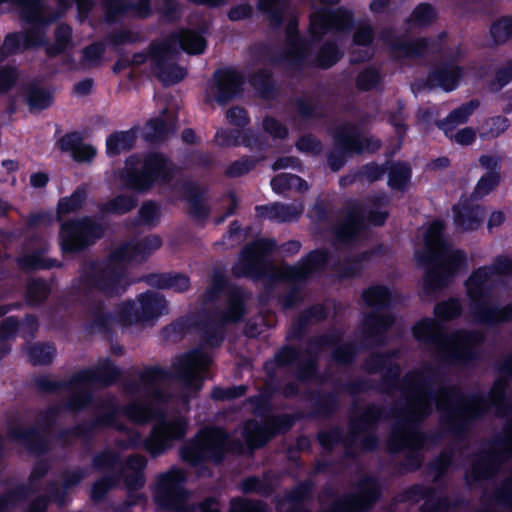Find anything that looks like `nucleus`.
<instances>
[{
	"instance_id": "nucleus-24",
	"label": "nucleus",
	"mask_w": 512,
	"mask_h": 512,
	"mask_svg": "<svg viewBox=\"0 0 512 512\" xmlns=\"http://www.w3.org/2000/svg\"><path fill=\"white\" fill-rule=\"evenodd\" d=\"M61 410V406H51L39 415L38 428L25 429L19 425L14 426L10 428L9 436L31 453L42 454L47 449V440L44 433L50 430Z\"/></svg>"
},
{
	"instance_id": "nucleus-14",
	"label": "nucleus",
	"mask_w": 512,
	"mask_h": 512,
	"mask_svg": "<svg viewBox=\"0 0 512 512\" xmlns=\"http://www.w3.org/2000/svg\"><path fill=\"white\" fill-rule=\"evenodd\" d=\"M365 305L371 309L363 320V334L367 342L379 345L385 341V333L394 322V317L382 313L395 300L393 292L385 285H372L362 292Z\"/></svg>"
},
{
	"instance_id": "nucleus-13",
	"label": "nucleus",
	"mask_w": 512,
	"mask_h": 512,
	"mask_svg": "<svg viewBox=\"0 0 512 512\" xmlns=\"http://www.w3.org/2000/svg\"><path fill=\"white\" fill-rule=\"evenodd\" d=\"M388 197L377 194L365 200L364 204H351L334 226L335 244H347L355 241L366 227V221L379 226L387 216Z\"/></svg>"
},
{
	"instance_id": "nucleus-63",
	"label": "nucleus",
	"mask_w": 512,
	"mask_h": 512,
	"mask_svg": "<svg viewBox=\"0 0 512 512\" xmlns=\"http://www.w3.org/2000/svg\"><path fill=\"white\" fill-rule=\"evenodd\" d=\"M21 51H24L21 32L8 33L0 47V61Z\"/></svg>"
},
{
	"instance_id": "nucleus-29",
	"label": "nucleus",
	"mask_w": 512,
	"mask_h": 512,
	"mask_svg": "<svg viewBox=\"0 0 512 512\" xmlns=\"http://www.w3.org/2000/svg\"><path fill=\"white\" fill-rule=\"evenodd\" d=\"M49 464L46 461H39L33 468L30 476L28 487L20 486L0 497V512H6L17 502L27 498L28 491L36 492L40 488L41 479L47 474Z\"/></svg>"
},
{
	"instance_id": "nucleus-32",
	"label": "nucleus",
	"mask_w": 512,
	"mask_h": 512,
	"mask_svg": "<svg viewBox=\"0 0 512 512\" xmlns=\"http://www.w3.org/2000/svg\"><path fill=\"white\" fill-rule=\"evenodd\" d=\"M147 466V459L140 454L130 455L124 466L122 467V474L124 483L129 491H137L145 485L144 470Z\"/></svg>"
},
{
	"instance_id": "nucleus-55",
	"label": "nucleus",
	"mask_w": 512,
	"mask_h": 512,
	"mask_svg": "<svg viewBox=\"0 0 512 512\" xmlns=\"http://www.w3.org/2000/svg\"><path fill=\"white\" fill-rule=\"evenodd\" d=\"M87 197L86 190L78 187L71 196L59 200L58 214H69L78 211Z\"/></svg>"
},
{
	"instance_id": "nucleus-17",
	"label": "nucleus",
	"mask_w": 512,
	"mask_h": 512,
	"mask_svg": "<svg viewBox=\"0 0 512 512\" xmlns=\"http://www.w3.org/2000/svg\"><path fill=\"white\" fill-rule=\"evenodd\" d=\"M334 149L328 154V165L334 172L346 163L347 154L373 153L381 147V142L368 137L359 130H336L333 136Z\"/></svg>"
},
{
	"instance_id": "nucleus-18",
	"label": "nucleus",
	"mask_w": 512,
	"mask_h": 512,
	"mask_svg": "<svg viewBox=\"0 0 512 512\" xmlns=\"http://www.w3.org/2000/svg\"><path fill=\"white\" fill-rule=\"evenodd\" d=\"M104 228L91 217L63 222L59 241L64 253L79 252L94 244L102 237Z\"/></svg>"
},
{
	"instance_id": "nucleus-12",
	"label": "nucleus",
	"mask_w": 512,
	"mask_h": 512,
	"mask_svg": "<svg viewBox=\"0 0 512 512\" xmlns=\"http://www.w3.org/2000/svg\"><path fill=\"white\" fill-rule=\"evenodd\" d=\"M174 173L175 166L162 154H133L125 161L121 179L126 187L143 193L157 182L169 183Z\"/></svg>"
},
{
	"instance_id": "nucleus-54",
	"label": "nucleus",
	"mask_w": 512,
	"mask_h": 512,
	"mask_svg": "<svg viewBox=\"0 0 512 512\" xmlns=\"http://www.w3.org/2000/svg\"><path fill=\"white\" fill-rule=\"evenodd\" d=\"M56 349L51 344H35L28 349L29 361L33 365L50 364L55 357Z\"/></svg>"
},
{
	"instance_id": "nucleus-28",
	"label": "nucleus",
	"mask_w": 512,
	"mask_h": 512,
	"mask_svg": "<svg viewBox=\"0 0 512 512\" xmlns=\"http://www.w3.org/2000/svg\"><path fill=\"white\" fill-rule=\"evenodd\" d=\"M420 499H425L421 512H447L449 509V499L447 497L437 496L435 488H425L419 484L405 490L400 495L399 501L418 502Z\"/></svg>"
},
{
	"instance_id": "nucleus-56",
	"label": "nucleus",
	"mask_w": 512,
	"mask_h": 512,
	"mask_svg": "<svg viewBox=\"0 0 512 512\" xmlns=\"http://www.w3.org/2000/svg\"><path fill=\"white\" fill-rule=\"evenodd\" d=\"M411 177V169L407 164L395 163L389 170L388 184L392 189L403 190Z\"/></svg>"
},
{
	"instance_id": "nucleus-43",
	"label": "nucleus",
	"mask_w": 512,
	"mask_h": 512,
	"mask_svg": "<svg viewBox=\"0 0 512 512\" xmlns=\"http://www.w3.org/2000/svg\"><path fill=\"white\" fill-rule=\"evenodd\" d=\"M479 106L480 101L478 99H470L459 107L453 109L444 121H437L436 126L437 128H453L452 126L465 124Z\"/></svg>"
},
{
	"instance_id": "nucleus-22",
	"label": "nucleus",
	"mask_w": 512,
	"mask_h": 512,
	"mask_svg": "<svg viewBox=\"0 0 512 512\" xmlns=\"http://www.w3.org/2000/svg\"><path fill=\"white\" fill-rule=\"evenodd\" d=\"M245 77L236 68L224 67L214 71L205 91V102L226 105L241 95Z\"/></svg>"
},
{
	"instance_id": "nucleus-15",
	"label": "nucleus",
	"mask_w": 512,
	"mask_h": 512,
	"mask_svg": "<svg viewBox=\"0 0 512 512\" xmlns=\"http://www.w3.org/2000/svg\"><path fill=\"white\" fill-rule=\"evenodd\" d=\"M354 491L334 499L332 487H325L318 500L322 507L320 512H364L374 505L380 496L378 481L368 475H361L353 487Z\"/></svg>"
},
{
	"instance_id": "nucleus-2",
	"label": "nucleus",
	"mask_w": 512,
	"mask_h": 512,
	"mask_svg": "<svg viewBox=\"0 0 512 512\" xmlns=\"http://www.w3.org/2000/svg\"><path fill=\"white\" fill-rule=\"evenodd\" d=\"M78 289L85 307L86 326L91 332H108L117 324L128 326L168 314V303L158 292L147 291L140 294L137 301L122 302L113 313L98 298L97 295L102 294L98 289L85 294L81 276L78 279Z\"/></svg>"
},
{
	"instance_id": "nucleus-6",
	"label": "nucleus",
	"mask_w": 512,
	"mask_h": 512,
	"mask_svg": "<svg viewBox=\"0 0 512 512\" xmlns=\"http://www.w3.org/2000/svg\"><path fill=\"white\" fill-rule=\"evenodd\" d=\"M275 245L276 243L273 240L260 239L245 246L238 261L232 267L233 275L259 279L272 272L273 276L279 279L297 282L306 279L313 272L321 269L328 261L326 251L315 250L298 265L276 268L265 259Z\"/></svg>"
},
{
	"instance_id": "nucleus-3",
	"label": "nucleus",
	"mask_w": 512,
	"mask_h": 512,
	"mask_svg": "<svg viewBox=\"0 0 512 512\" xmlns=\"http://www.w3.org/2000/svg\"><path fill=\"white\" fill-rule=\"evenodd\" d=\"M162 245L161 238L150 235L140 241L125 243L116 248L101 263H91L81 273L85 294L98 289L106 297L122 295L131 284L126 275V262H143Z\"/></svg>"
},
{
	"instance_id": "nucleus-64",
	"label": "nucleus",
	"mask_w": 512,
	"mask_h": 512,
	"mask_svg": "<svg viewBox=\"0 0 512 512\" xmlns=\"http://www.w3.org/2000/svg\"><path fill=\"white\" fill-rule=\"evenodd\" d=\"M512 81V60H508L505 66L497 68L494 78L490 82V90L499 92Z\"/></svg>"
},
{
	"instance_id": "nucleus-36",
	"label": "nucleus",
	"mask_w": 512,
	"mask_h": 512,
	"mask_svg": "<svg viewBox=\"0 0 512 512\" xmlns=\"http://www.w3.org/2000/svg\"><path fill=\"white\" fill-rule=\"evenodd\" d=\"M145 282L158 289H171L183 293L190 288V279L182 273L150 274L144 278Z\"/></svg>"
},
{
	"instance_id": "nucleus-31",
	"label": "nucleus",
	"mask_w": 512,
	"mask_h": 512,
	"mask_svg": "<svg viewBox=\"0 0 512 512\" xmlns=\"http://www.w3.org/2000/svg\"><path fill=\"white\" fill-rule=\"evenodd\" d=\"M285 44L286 47L282 53L270 57L271 63H288L296 67L308 65L307 58L311 54V44L305 37L285 40Z\"/></svg>"
},
{
	"instance_id": "nucleus-4",
	"label": "nucleus",
	"mask_w": 512,
	"mask_h": 512,
	"mask_svg": "<svg viewBox=\"0 0 512 512\" xmlns=\"http://www.w3.org/2000/svg\"><path fill=\"white\" fill-rule=\"evenodd\" d=\"M204 314L197 327L203 341L218 347L224 339L226 324L236 323L245 314V293L239 287L226 288L225 277L215 273L212 284L202 299Z\"/></svg>"
},
{
	"instance_id": "nucleus-58",
	"label": "nucleus",
	"mask_w": 512,
	"mask_h": 512,
	"mask_svg": "<svg viewBox=\"0 0 512 512\" xmlns=\"http://www.w3.org/2000/svg\"><path fill=\"white\" fill-rule=\"evenodd\" d=\"M410 18L415 26L426 27L436 19V11L430 3L422 2L415 6Z\"/></svg>"
},
{
	"instance_id": "nucleus-20",
	"label": "nucleus",
	"mask_w": 512,
	"mask_h": 512,
	"mask_svg": "<svg viewBox=\"0 0 512 512\" xmlns=\"http://www.w3.org/2000/svg\"><path fill=\"white\" fill-rule=\"evenodd\" d=\"M288 130H217L213 142L218 147L244 145L252 150H261L274 145L277 139H284Z\"/></svg>"
},
{
	"instance_id": "nucleus-8",
	"label": "nucleus",
	"mask_w": 512,
	"mask_h": 512,
	"mask_svg": "<svg viewBox=\"0 0 512 512\" xmlns=\"http://www.w3.org/2000/svg\"><path fill=\"white\" fill-rule=\"evenodd\" d=\"M442 231V222L434 221L424 237L425 248L420 261L429 265L424 279V289L427 293H434L446 287L466 261V255L462 250L453 249L443 240Z\"/></svg>"
},
{
	"instance_id": "nucleus-35",
	"label": "nucleus",
	"mask_w": 512,
	"mask_h": 512,
	"mask_svg": "<svg viewBox=\"0 0 512 512\" xmlns=\"http://www.w3.org/2000/svg\"><path fill=\"white\" fill-rule=\"evenodd\" d=\"M453 211L455 224L464 231L477 229L484 217L482 208L479 205L470 204L468 200L460 201Z\"/></svg>"
},
{
	"instance_id": "nucleus-38",
	"label": "nucleus",
	"mask_w": 512,
	"mask_h": 512,
	"mask_svg": "<svg viewBox=\"0 0 512 512\" xmlns=\"http://www.w3.org/2000/svg\"><path fill=\"white\" fill-rule=\"evenodd\" d=\"M343 57V52L334 40L325 41L317 50L308 66L328 70L335 66Z\"/></svg>"
},
{
	"instance_id": "nucleus-16",
	"label": "nucleus",
	"mask_w": 512,
	"mask_h": 512,
	"mask_svg": "<svg viewBox=\"0 0 512 512\" xmlns=\"http://www.w3.org/2000/svg\"><path fill=\"white\" fill-rule=\"evenodd\" d=\"M243 444L240 440L230 441L227 434L218 428H207L198 433L195 439L181 447V458L191 465L204 460L219 462L226 451L240 453Z\"/></svg>"
},
{
	"instance_id": "nucleus-39",
	"label": "nucleus",
	"mask_w": 512,
	"mask_h": 512,
	"mask_svg": "<svg viewBox=\"0 0 512 512\" xmlns=\"http://www.w3.org/2000/svg\"><path fill=\"white\" fill-rule=\"evenodd\" d=\"M205 195L206 190L198 184L187 183L185 185V197L190 213L199 220L206 219L210 213Z\"/></svg>"
},
{
	"instance_id": "nucleus-21",
	"label": "nucleus",
	"mask_w": 512,
	"mask_h": 512,
	"mask_svg": "<svg viewBox=\"0 0 512 512\" xmlns=\"http://www.w3.org/2000/svg\"><path fill=\"white\" fill-rule=\"evenodd\" d=\"M354 25L355 19L351 10L345 7H321L310 15L308 32L313 42H320L330 31L347 32Z\"/></svg>"
},
{
	"instance_id": "nucleus-48",
	"label": "nucleus",
	"mask_w": 512,
	"mask_h": 512,
	"mask_svg": "<svg viewBox=\"0 0 512 512\" xmlns=\"http://www.w3.org/2000/svg\"><path fill=\"white\" fill-rule=\"evenodd\" d=\"M272 190L276 193H283L287 190L306 192L309 189L308 183L295 174L281 173L271 180Z\"/></svg>"
},
{
	"instance_id": "nucleus-53",
	"label": "nucleus",
	"mask_w": 512,
	"mask_h": 512,
	"mask_svg": "<svg viewBox=\"0 0 512 512\" xmlns=\"http://www.w3.org/2000/svg\"><path fill=\"white\" fill-rule=\"evenodd\" d=\"M294 109L302 120L318 118L321 115V107L318 101L311 97H297L294 100Z\"/></svg>"
},
{
	"instance_id": "nucleus-26",
	"label": "nucleus",
	"mask_w": 512,
	"mask_h": 512,
	"mask_svg": "<svg viewBox=\"0 0 512 512\" xmlns=\"http://www.w3.org/2000/svg\"><path fill=\"white\" fill-rule=\"evenodd\" d=\"M204 33V29L181 28L176 32H171L160 42L168 43L175 49H181L189 55H201L207 48Z\"/></svg>"
},
{
	"instance_id": "nucleus-57",
	"label": "nucleus",
	"mask_w": 512,
	"mask_h": 512,
	"mask_svg": "<svg viewBox=\"0 0 512 512\" xmlns=\"http://www.w3.org/2000/svg\"><path fill=\"white\" fill-rule=\"evenodd\" d=\"M49 293L50 288L45 281L32 279L27 285L26 301L30 305H38L48 297Z\"/></svg>"
},
{
	"instance_id": "nucleus-34",
	"label": "nucleus",
	"mask_w": 512,
	"mask_h": 512,
	"mask_svg": "<svg viewBox=\"0 0 512 512\" xmlns=\"http://www.w3.org/2000/svg\"><path fill=\"white\" fill-rule=\"evenodd\" d=\"M256 211L262 217L278 222H289L297 219L304 211L301 202L290 204L273 203L271 205L257 206Z\"/></svg>"
},
{
	"instance_id": "nucleus-59",
	"label": "nucleus",
	"mask_w": 512,
	"mask_h": 512,
	"mask_svg": "<svg viewBox=\"0 0 512 512\" xmlns=\"http://www.w3.org/2000/svg\"><path fill=\"white\" fill-rule=\"evenodd\" d=\"M19 265L23 269H45L57 265V261L47 258L43 253L33 252L22 256Z\"/></svg>"
},
{
	"instance_id": "nucleus-50",
	"label": "nucleus",
	"mask_w": 512,
	"mask_h": 512,
	"mask_svg": "<svg viewBox=\"0 0 512 512\" xmlns=\"http://www.w3.org/2000/svg\"><path fill=\"white\" fill-rule=\"evenodd\" d=\"M312 489L313 484L305 481L291 490L286 496L288 507L285 512H310L302 503L310 496Z\"/></svg>"
},
{
	"instance_id": "nucleus-25",
	"label": "nucleus",
	"mask_w": 512,
	"mask_h": 512,
	"mask_svg": "<svg viewBox=\"0 0 512 512\" xmlns=\"http://www.w3.org/2000/svg\"><path fill=\"white\" fill-rule=\"evenodd\" d=\"M292 425V419L288 415L273 416L260 424L256 420L246 422L243 436L247 445L254 449L263 446L277 433L287 431Z\"/></svg>"
},
{
	"instance_id": "nucleus-51",
	"label": "nucleus",
	"mask_w": 512,
	"mask_h": 512,
	"mask_svg": "<svg viewBox=\"0 0 512 512\" xmlns=\"http://www.w3.org/2000/svg\"><path fill=\"white\" fill-rule=\"evenodd\" d=\"M105 41L117 54H121L123 52L121 46L138 43L141 41V37L138 32L117 28L107 34Z\"/></svg>"
},
{
	"instance_id": "nucleus-27",
	"label": "nucleus",
	"mask_w": 512,
	"mask_h": 512,
	"mask_svg": "<svg viewBox=\"0 0 512 512\" xmlns=\"http://www.w3.org/2000/svg\"><path fill=\"white\" fill-rule=\"evenodd\" d=\"M463 74V67L452 62H443L429 70L425 84L429 88L439 87L445 92H451L459 86Z\"/></svg>"
},
{
	"instance_id": "nucleus-19",
	"label": "nucleus",
	"mask_w": 512,
	"mask_h": 512,
	"mask_svg": "<svg viewBox=\"0 0 512 512\" xmlns=\"http://www.w3.org/2000/svg\"><path fill=\"white\" fill-rule=\"evenodd\" d=\"M186 474L182 469L171 468L159 474L156 479L154 500L162 508L183 511L188 499V492L184 487Z\"/></svg>"
},
{
	"instance_id": "nucleus-52",
	"label": "nucleus",
	"mask_w": 512,
	"mask_h": 512,
	"mask_svg": "<svg viewBox=\"0 0 512 512\" xmlns=\"http://www.w3.org/2000/svg\"><path fill=\"white\" fill-rule=\"evenodd\" d=\"M138 199L134 195H118L100 206L102 213L125 214L136 207Z\"/></svg>"
},
{
	"instance_id": "nucleus-41",
	"label": "nucleus",
	"mask_w": 512,
	"mask_h": 512,
	"mask_svg": "<svg viewBox=\"0 0 512 512\" xmlns=\"http://www.w3.org/2000/svg\"><path fill=\"white\" fill-rule=\"evenodd\" d=\"M286 0H258L257 9L266 17L273 30H279L285 20Z\"/></svg>"
},
{
	"instance_id": "nucleus-46",
	"label": "nucleus",
	"mask_w": 512,
	"mask_h": 512,
	"mask_svg": "<svg viewBox=\"0 0 512 512\" xmlns=\"http://www.w3.org/2000/svg\"><path fill=\"white\" fill-rule=\"evenodd\" d=\"M26 102L30 111H42L52 105L53 95L37 84H30L26 89Z\"/></svg>"
},
{
	"instance_id": "nucleus-5",
	"label": "nucleus",
	"mask_w": 512,
	"mask_h": 512,
	"mask_svg": "<svg viewBox=\"0 0 512 512\" xmlns=\"http://www.w3.org/2000/svg\"><path fill=\"white\" fill-rule=\"evenodd\" d=\"M415 338L437 361L452 365H467L479 357L485 334L476 330H456L447 334L436 320L425 318L413 328Z\"/></svg>"
},
{
	"instance_id": "nucleus-61",
	"label": "nucleus",
	"mask_w": 512,
	"mask_h": 512,
	"mask_svg": "<svg viewBox=\"0 0 512 512\" xmlns=\"http://www.w3.org/2000/svg\"><path fill=\"white\" fill-rule=\"evenodd\" d=\"M21 36L24 50L47 45L46 27H29Z\"/></svg>"
},
{
	"instance_id": "nucleus-40",
	"label": "nucleus",
	"mask_w": 512,
	"mask_h": 512,
	"mask_svg": "<svg viewBox=\"0 0 512 512\" xmlns=\"http://www.w3.org/2000/svg\"><path fill=\"white\" fill-rule=\"evenodd\" d=\"M327 315V310L323 305H313L309 309L305 310L293 323L292 328L288 332V337L300 338L308 326L315 325L326 319Z\"/></svg>"
},
{
	"instance_id": "nucleus-11",
	"label": "nucleus",
	"mask_w": 512,
	"mask_h": 512,
	"mask_svg": "<svg viewBox=\"0 0 512 512\" xmlns=\"http://www.w3.org/2000/svg\"><path fill=\"white\" fill-rule=\"evenodd\" d=\"M383 414L384 410L376 405L355 407L350 418L349 431L345 436L339 428H332L319 432V442L325 450H332L341 444L348 456H355L359 451L373 450L378 445V439L373 432Z\"/></svg>"
},
{
	"instance_id": "nucleus-1",
	"label": "nucleus",
	"mask_w": 512,
	"mask_h": 512,
	"mask_svg": "<svg viewBox=\"0 0 512 512\" xmlns=\"http://www.w3.org/2000/svg\"><path fill=\"white\" fill-rule=\"evenodd\" d=\"M212 361L202 347L176 357L172 372L160 367H148L138 373V379H126L123 390L131 400L121 406L117 397L105 395L98 401L99 414L94 426L114 427L125 433V439L116 441L120 449L143 446L158 457L171 450L175 442L184 439L189 421L181 415H166L163 407L170 395L164 387L173 377L181 385V402L188 406L190 398L201 388L204 373Z\"/></svg>"
},
{
	"instance_id": "nucleus-44",
	"label": "nucleus",
	"mask_w": 512,
	"mask_h": 512,
	"mask_svg": "<svg viewBox=\"0 0 512 512\" xmlns=\"http://www.w3.org/2000/svg\"><path fill=\"white\" fill-rule=\"evenodd\" d=\"M16 4L21 8V20L30 27H46L49 24L40 11L41 0H16Z\"/></svg>"
},
{
	"instance_id": "nucleus-45",
	"label": "nucleus",
	"mask_w": 512,
	"mask_h": 512,
	"mask_svg": "<svg viewBox=\"0 0 512 512\" xmlns=\"http://www.w3.org/2000/svg\"><path fill=\"white\" fill-rule=\"evenodd\" d=\"M136 142L134 130H121L112 133L106 141L107 153L110 156L119 155L133 148Z\"/></svg>"
},
{
	"instance_id": "nucleus-49",
	"label": "nucleus",
	"mask_w": 512,
	"mask_h": 512,
	"mask_svg": "<svg viewBox=\"0 0 512 512\" xmlns=\"http://www.w3.org/2000/svg\"><path fill=\"white\" fill-rule=\"evenodd\" d=\"M383 83V75L378 68L371 65L362 69L356 76L355 86L359 91L370 92Z\"/></svg>"
},
{
	"instance_id": "nucleus-10",
	"label": "nucleus",
	"mask_w": 512,
	"mask_h": 512,
	"mask_svg": "<svg viewBox=\"0 0 512 512\" xmlns=\"http://www.w3.org/2000/svg\"><path fill=\"white\" fill-rule=\"evenodd\" d=\"M121 371L110 359L100 360L93 368L75 373L69 381H56L48 377L36 380L37 387L44 392L66 390L69 399L65 406L68 410L79 411L85 408L92 399L91 387H107L120 377Z\"/></svg>"
},
{
	"instance_id": "nucleus-62",
	"label": "nucleus",
	"mask_w": 512,
	"mask_h": 512,
	"mask_svg": "<svg viewBox=\"0 0 512 512\" xmlns=\"http://www.w3.org/2000/svg\"><path fill=\"white\" fill-rule=\"evenodd\" d=\"M102 5L107 23H115L121 15L128 13L126 0H103Z\"/></svg>"
},
{
	"instance_id": "nucleus-33",
	"label": "nucleus",
	"mask_w": 512,
	"mask_h": 512,
	"mask_svg": "<svg viewBox=\"0 0 512 512\" xmlns=\"http://www.w3.org/2000/svg\"><path fill=\"white\" fill-rule=\"evenodd\" d=\"M57 146L61 151L69 152L78 162L91 161L96 155L94 147L82 142L81 134L78 131L64 135L57 141Z\"/></svg>"
},
{
	"instance_id": "nucleus-7",
	"label": "nucleus",
	"mask_w": 512,
	"mask_h": 512,
	"mask_svg": "<svg viewBox=\"0 0 512 512\" xmlns=\"http://www.w3.org/2000/svg\"><path fill=\"white\" fill-rule=\"evenodd\" d=\"M512 259L498 257L491 266L475 270L465 282L469 312L476 324L494 326L512 320V305L499 306L492 302L495 275H511Z\"/></svg>"
},
{
	"instance_id": "nucleus-42",
	"label": "nucleus",
	"mask_w": 512,
	"mask_h": 512,
	"mask_svg": "<svg viewBox=\"0 0 512 512\" xmlns=\"http://www.w3.org/2000/svg\"><path fill=\"white\" fill-rule=\"evenodd\" d=\"M55 42L48 44L45 47L46 56L50 59L56 58L64 54L67 49L71 48L72 43V28L66 23L59 24L54 32Z\"/></svg>"
},
{
	"instance_id": "nucleus-47",
	"label": "nucleus",
	"mask_w": 512,
	"mask_h": 512,
	"mask_svg": "<svg viewBox=\"0 0 512 512\" xmlns=\"http://www.w3.org/2000/svg\"><path fill=\"white\" fill-rule=\"evenodd\" d=\"M493 46L505 45L512 39V15H504L493 21L489 28Z\"/></svg>"
},
{
	"instance_id": "nucleus-30",
	"label": "nucleus",
	"mask_w": 512,
	"mask_h": 512,
	"mask_svg": "<svg viewBox=\"0 0 512 512\" xmlns=\"http://www.w3.org/2000/svg\"><path fill=\"white\" fill-rule=\"evenodd\" d=\"M88 476V470L84 468H74L61 472L60 478L62 483L51 481L47 490L50 497L59 507H63L68 502L69 492L80 484V482Z\"/></svg>"
},
{
	"instance_id": "nucleus-37",
	"label": "nucleus",
	"mask_w": 512,
	"mask_h": 512,
	"mask_svg": "<svg viewBox=\"0 0 512 512\" xmlns=\"http://www.w3.org/2000/svg\"><path fill=\"white\" fill-rule=\"evenodd\" d=\"M248 81L262 99L271 100L276 97L277 85L271 70L264 67L258 68L249 76Z\"/></svg>"
},
{
	"instance_id": "nucleus-60",
	"label": "nucleus",
	"mask_w": 512,
	"mask_h": 512,
	"mask_svg": "<svg viewBox=\"0 0 512 512\" xmlns=\"http://www.w3.org/2000/svg\"><path fill=\"white\" fill-rule=\"evenodd\" d=\"M462 312V305L458 299L451 298L438 303L434 308L437 318L448 321L458 317Z\"/></svg>"
},
{
	"instance_id": "nucleus-9",
	"label": "nucleus",
	"mask_w": 512,
	"mask_h": 512,
	"mask_svg": "<svg viewBox=\"0 0 512 512\" xmlns=\"http://www.w3.org/2000/svg\"><path fill=\"white\" fill-rule=\"evenodd\" d=\"M341 339L340 331L331 330L310 338L305 350L284 347L276 354V362L280 367L295 365L299 380L313 379L316 376L319 353L326 349L336 347L332 356L337 364L346 365L352 362L355 356V347L351 343L338 345Z\"/></svg>"
},
{
	"instance_id": "nucleus-23",
	"label": "nucleus",
	"mask_w": 512,
	"mask_h": 512,
	"mask_svg": "<svg viewBox=\"0 0 512 512\" xmlns=\"http://www.w3.org/2000/svg\"><path fill=\"white\" fill-rule=\"evenodd\" d=\"M149 55L157 78L165 86L175 85L186 77V69L174 62L179 55L178 49L168 43L152 41L149 44Z\"/></svg>"
}]
</instances>
